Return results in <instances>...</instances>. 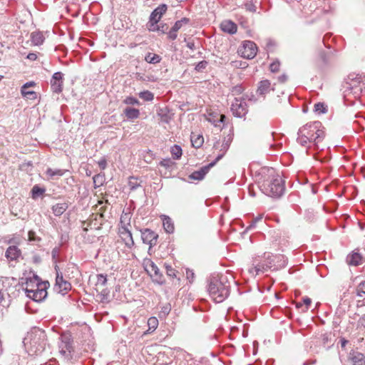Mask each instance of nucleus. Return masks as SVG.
Instances as JSON below:
<instances>
[{"instance_id":"f257e3e1","label":"nucleus","mask_w":365,"mask_h":365,"mask_svg":"<svg viewBox=\"0 0 365 365\" xmlns=\"http://www.w3.org/2000/svg\"><path fill=\"white\" fill-rule=\"evenodd\" d=\"M261 191L266 195L279 198L285 191L284 181L274 168L264 166L256 171Z\"/></svg>"},{"instance_id":"f03ea898","label":"nucleus","mask_w":365,"mask_h":365,"mask_svg":"<svg viewBox=\"0 0 365 365\" xmlns=\"http://www.w3.org/2000/svg\"><path fill=\"white\" fill-rule=\"evenodd\" d=\"M322 124L320 121H314L307 123L299 128L298 131L297 142L302 146L309 147L313 144L317 147L325 136Z\"/></svg>"},{"instance_id":"7ed1b4c3","label":"nucleus","mask_w":365,"mask_h":365,"mask_svg":"<svg viewBox=\"0 0 365 365\" xmlns=\"http://www.w3.org/2000/svg\"><path fill=\"white\" fill-rule=\"evenodd\" d=\"M230 284L223 276H212L208 279L207 291L216 302H222L230 295Z\"/></svg>"},{"instance_id":"20e7f679","label":"nucleus","mask_w":365,"mask_h":365,"mask_svg":"<svg viewBox=\"0 0 365 365\" xmlns=\"http://www.w3.org/2000/svg\"><path fill=\"white\" fill-rule=\"evenodd\" d=\"M24 343H29L34 353H41L45 349L46 344V334L40 330L33 331L24 339Z\"/></svg>"},{"instance_id":"39448f33","label":"nucleus","mask_w":365,"mask_h":365,"mask_svg":"<svg viewBox=\"0 0 365 365\" xmlns=\"http://www.w3.org/2000/svg\"><path fill=\"white\" fill-rule=\"evenodd\" d=\"M264 257H266V260L263 262H257V259L254 261L252 267L249 269L250 274L257 275L259 273H264L272 267L274 262L272 259L273 257L269 254L267 257L264 256Z\"/></svg>"},{"instance_id":"423d86ee","label":"nucleus","mask_w":365,"mask_h":365,"mask_svg":"<svg viewBox=\"0 0 365 365\" xmlns=\"http://www.w3.org/2000/svg\"><path fill=\"white\" fill-rule=\"evenodd\" d=\"M26 284L27 286L25 288V291L28 297L35 302H41L46 297L47 292L46 287L41 284H37L36 289L29 288V283L27 282Z\"/></svg>"},{"instance_id":"0eeeda50","label":"nucleus","mask_w":365,"mask_h":365,"mask_svg":"<svg viewBox=\"0 0 365 365\" xmlns=\"http://www.w3.org/2000/svg\"><path fill=\"white\" fill-rule=\"evenodd\" d=\"M232 114L237 118L245 117L247 113V105L246 102L241 99L235 98L231 105Z\"/></svg>"},{"instance_id":"6e6552de","label":"nucleus","mask_w":365,"mask_h":365,"mask_svg":"<svg viewBox=\"0 0 365 365\" xmlns=\"http://www.w3.org/2000/svg\"><path fill=\"white\" fill-rule=\"evenodd\" d=\"M217 161H211L208 165L201 167L199 170H195L188 175V182L192 180H202L210 170L213 168Z\"/></svg>"},{"instance_id":"1a4fd4ad","label":"nucleus","mask_w":365,"mask_h":365,"mask_svg":"<svg viewBox=\"0 0 365 365\" xmlns=\"http://www.w3.org/2000/svg\"><path fill=\"white\" fill-rule=\"evenodd\" d=\"M240 52L244 58L252 59L257 54V47L253 41H245L243 42L242 47L240 50Z\"/></svg>"},{"instance_id":"9d476101","label":"nucleus","mask_w":365,"mask_h":365,"mask_svg":"<svg viewBox=\"0 0 365 365\" xmlns=\"http://www.w3.org/2000/svg\"><path fill=\"white\" fill-rule=\"evenodd\" d=\"M58 348L60 353L63 355H65L67 351H72V338L70 334L64 333L61 335Z\"/></svg>"},{"instance_id":"9b49d317","label":"nucleus","mask_w":365,"mask_h":365,"mask_svg":"<svg viewBox=\"0 0 365 365\" xmlns=\"http://www.w3.org/2000/svg\"><path fill=\"white\" fill-rule=\"evenodd\" d=\"M168 6L166 4H161L158 6L154 11L151 13L150 16L149 23L150 24V30L154 31L155 28V25L160 20L162 16L167 11Z\"/></svg>"},{"instance_id":"f8f14e48","label":"nucleus","mask_w":365,"mask_h":365,"mask_svg":"<svg viewBox=\"0 0 365 365\" xmlns=\"http://www.w3.org/2000/svg\"><path fill=\"white\" fill-rule=\"evenodd\" d=\"M55 290L65 295L71 289V284L68 281L63 279L62 274H58L56 277V284L54 286Z\"/></svg>"},{"instance_id":"ddd939ff","label":"nucleus","mask_w":365,"mask_h":365,"mask_svg":"<svg viewBox=\"0 0 365 365\" xmlns=\"http://www.w3.org/2000/svg\"><path fill=\"white\" fill-rule=\"evenodd\" d=\"M140 231L143 243L149 245L150 248L156 245L158 235L155 232L148 228L141 229Z\"/></svg>"},{"instance_id":"4468645a","label":"nucleus","mask_w":365,"mask_h":365,"mask_svg":"<svg viewBox=\"0 0 365 365\" xmlns=\"http://www.w3.org/2000/svg\"><path fill=\"white\" fill-rule=\"evenodd\" d=\"M147 272L150 274L154 282L159 284H163L165 282L163 275L160 272L158 266L153 262H150Z\"/></svg>"},{"instance_id":"2eb2a0df","label":"nucleus","mask_w":365,"mask_h":365,"mask_svg":"<svg viewBox=\"0 0 365 365\" xmlns=\"http://www.w3.org/2000/svg\"><path fill=\"white\" fill-rule=\"evenodd\" d=\"M63 76L61 72H56L53 73L51 80V86L53 92L59 93L63 90Z\"/></svg>"},{"instance_id":"dca6fc26","label":"nucleus","mask_w":365,"mask_h":365,"mask_svg":"<svg viewBox=\"0 0 365 365\" xmlns=\"http://www.w3.org/2000/svg\"><path fill=\"white\" fill-rule=\"evenodd\" d=\"M118 235L125 243L126 247L131 249L134 246L135 243L133 238V235L129 228L127 229L123 227L122 230H119Z\"/></svg>"},{"instance_id":"f3484780","label":"nucleus","mask_w":365,"mask_h":365,"mask_svg":"<svg viewBox=\"0 0 365 365\" xmlns=\"http://www.w3.org/2000/svg\"><path fill=\"white\" fill-rule=\"evenodd\" d=\"M352 365H365V356L358 351L351 350L348 356Z\"/></svg>"},{"instance_id":"a211bd4d","label":"nucleus","mask_w":365,"mask_h":365,"mask_svg":"<svg viewBox=\"0 0 365 365\" xmlns=\"http://www.w3.org/2000/svg\"><path fill=\"white\" fill-rule=\"evenodd\" d=\"M271 90H274V88H272L270 81L267 79L262 80L258 83L257 94L264 97Z\"/></svg>"},{"instance_id":"6ab92c4d","label":"nucleus","mask_w":365,"mask_h":365,"mask_svg":"<svg viewBox=\"0 0 365 365\" xmlns=\"http://www.w3.org/2000/svg\"><path fill=\"white\" fill-rule=\"evenodd\" d=\"M21 256V251L16 245L9 246L5 252V257L9 260H18Z\"/></svg>"},{"instance_id":"aec40b11","label":"nucleus","mask_w":365,"mask_h":365,"mask_svg":"<svg viewBox=\"0 0 365 365\" xmlns=\"http://www.w3.org/2000/svg\"><path fill=\"white\" fill-rule=\"evenodd\" d=\"M221 29L226 33L233 34L237 32V25L231 21H224L220 24Z\"/></svg>"},{"instance_id":"412c9836","label":"nucleus","mask_w":365,"mask_h":365,"mask_svg":"<svg viewBox=\"0 0 365 365\" xmlns=\"http://www.w3.org/2000/svg\"><path fill=\"white\" fill-rule=\"evenodd\" d=\"M226 119V116L223 114H221L216 118L215 115L210 114L207 118V120L212 123L215 127H218L220 129L222 128L225 124V120Z\"/></svg>"},{"instance_id":"4be33fe9","label":"nucleus","mask_w":365,"mask_h":365,"mask_svg":"<svg viewBox=\"0 0 365 365\" xmlns=\"http://www.w3.org/2000/svg\"><path fill=\"white\" fill-rule=\"evenodd\" d=\"M163 225L167 233L171 234L175 230L174 223L172 219L167 215H162Z\"/></svg>"},{"instance_id":"5701e85b","label":"nucleus","mask_w":365,"mask_h":365,"mask_svg":"<svg viewBox=\"0 0 365 365\" xmlns=\"http://www.w3.org/2000/svg\"><path fill=\"white\" fill-rule=\"evenodd\" d=\"M130 219L131 216L130 213L123 212L120 218L118 230H122L123 227L128 229L129 227H130Z\"/></svg>"},{"instance_id":"b1692460","label":"nucleus","mask_w":365,"mask_h":365,"mask_svg":"<svg viewBox=\"0 0 365 365\" xmlns=\"http://www.w3.org/2000/svg\"><path fill=\"white\" fill-rule=\"evenodd\" d=\"M123 113L128 120L137 119L140 115V110L132 107H126L123 110Z\"/></svg>"},{"instance_id":"393cba45","label":"nucleus","mask_w":365,"mask_h":365,"mask_svg":"<svg viewBox=\"0 0 365 365\" xmlns=\"http://www.w3.org/2000/svg\"><path fill=\"white\" fill-rule=\"evenodd\" d=\"M346 261L350 265L357 266L362 263V257L358 252H353L347 256Z\"/></svg>"},{"instance_id":"a878e982","label":"nucleus","mask_w":365,"mask_h":365,"mask_svg":"<svg viewBox=\"0 0 365 365\" xmlns=\"http://www.w3.org/2000/svg\"><path fill=\"white\" fill-rule=\"evenodd\" d=\"M190 141L192 145L195 148H200L202 145L204 143L203 136L199 134H195L192 133L190 135Z\"/></svg>"},{"instance_id":"bb28decb","label":"nucleus","mask_w":365,"mask_h":365,"mask_svg":"<svg viewBox=\"0 0 365 365\" xmlns=\"http://www.w3.org/2000/svg\"><path fill=\"white\" fill-rule=\"evenodd\" d=\"M67 208L68 205L66 203H58L52 207V211L54 215L60 216L66 210Z\"/></svg>"},{"instance_id":"cd10ccee","label":"nucleus","mask_w":365,"mask_h":365,"mask_svg":"<svg viewBox=\"0 0 365 365\" xmlns=\"http://www.w3.org/2000/svg\"><path fill=\"white\" fill-rule=\"evenodd\" d=\"M28 84L29 83H26L21 87V94L24 97H25L28 99H30V100L35 99L36 98V92H34L33 91L29 90Z\"/></svg>"},{"instance_id":"c85d7f7f","label":"nucleus","mask_w":365,"mask_h":365,"mask_svg":"<svg viewBox=\"0 0 365 365\" xmlns=\"http://www.w3.org/2000/svg\"><path fill=\"white\" fill-rule=\"evenodd\" d=\"M31 40L34 45L39 46L43 43L44 37L41 32H33L31 34Z\"/></svg>"},{"instance_id":"c756f323","label":"nucleus","mask_w":365,"mask_h":365,"mask_svg":"<svg viewBox=\"0 0 365 365\" xmlns=\"http://www.w3.org/2000/svg\"><path fill=\"white\" fill-rule=\"evenodd\" d=\"M66 172V170H63V169L48 168L46 170V174L52 178H58L63 175Z\"/></svg>"},{"instance_id":"7c9ffc66","label":"nucleus","mask_w":365,"mask_h":365,"mask_svg":"<svg viewBox=\"0 0 365 365\" xmlns=\"http://www.w3.org/2000/svg\"><path fill=\"white\" fill-rule=\"evenodd\" d=\"M45 188L41 187L38 185H34L31 189V197L33 199H37L45 192Z\"/></svg>"},{"instance_id":"2f4dec72","label":"nucleus","mask_w":365,"mask_h":365,"mask_svg":"<svg viewBox=\"0 0 365 365\" xmlns=\"http://www.w3.org/2000/svg\"><path fill=\"white\" fill-rule=\"evenodd\" d=\"M145 60L149 63L155 64V63H159L161 60V58L158 54H153L151 53H148V54H146V56L145 57Z\"/></svg>"},{"instance_id":"473e14b6","label":"nucleus","mask_w":365,"mask_h":365,"mask_svg":"<svg viewBox=\"0 0 365 365\" xmlns=\"http://www.w3.org/2000/svg\"><path fill=\"white\" fill-rule=\"evenodd\" d=\"M97 282L96 286L97 289L100 287H104L107 284V275L103 274H98L96 276Z\"/></svg>"},{"instance_id":"72a5a7b5","label":"nucleus","mask_w":365,"mask_h":365,"mask_svg":"<svg viewBox=\"0 0 365 365\" xmlns=\"http://www.w3.org/2000/svg\"><path fill=\"white\" fill-rule=\"evenodd\" d=\"M139 97L145 101H152L154 99V95L149 91H144L139 93Z\"/></svg>"},{"instance_id":"f704fd0d","label":"nucleus","mask_w":365,"mask_h":365,"mask_svg":"<svg viewBox=\"0 0 365 365\" xmlns=\"http://www.w3.org/2000/svg\"><path fill=\"white\" fill-rule=\"evenodd\" d=\"M148 330L150 331H153L156 329L158 325V320L156 317H150L148 320Z\"/></svg>"},{"instance_id":"c9c22d12","label":"nucleus","mask_w":365,"mask_h":365,"mask_svg":"<svg viewBox=\"0 0 365 365\" xmlns=\"http://www.w3.org/2000/svg\"><path fill=\"white\" fill-rule=\"evenodd\" d=\"M171 154L174 158L178 159L182 155V148L178 145H174L170 149Z\"/></svg>"},{"instance_id":"e433bc0d","label":"nucleus","mask_w":365,"mask_h":365,"mask_svg":"<svg viewBox=\"0 0 365 365\" xmlns=\"http://www.w3.org/2000/svg\"><path fill=\"white\" fill-rule=\"evenodd\" d=\"M231 140V138L230 137L228 138V140L225 142L224 141L222 144V149L220 150V151H222V153H220L218 154L216 157H215V160H221V158L223 157L224 155V153L226 152V150L228 149L229 148V145H230V142Z\"/></svg>"},{"instance_id":"4c0bfd02","label":"nucleus","mask_w":365,"mask_h":365,"mask_svg":"<svg viewBox=\"0 0 365 365\" xmlns=\"http://www.w3.org/2000/svg\"><path fill=\"white\" fill-rule=\"evenodd\" d=\"M314 112L317 114L325 113L327 111V106L323 103H317L314 105Z\"/></svg>"},{"instance_id":"58836bf2","label":"nucleus","mask_w":365,"mask_h":365,"mask_svg":"<svg viewBox=\"0 0 365 365\" xmlns=\"http://www.w3.org/2000/svg\"><path fill=\"white\" fill-rule=\"evenodd\" d=\"M171 311V305L170 303H166L165 304H164L162 307H161V309H160V317H167L169 313Z\"/></svg>"},{"instance_id":"ea45409f","label":"nucleus","mask_w":365,"mask_h":365,"mask_svg":"<svg viewBox=\"0 0 365 365\" xmlns=\"http://www.w3.org/2000/svg\"><path fill=\"white\" fill-rule=\"evenodd\" d=\"M165 268L166 274H168V276H169L172 278L176 277V271L174 268L172 267L171 265L165 264Z\"/></svg>"},{"instance_id":"a19ab883","label":"nucleus","mask_w":365,"mask_h":365,"mask_svg":"<svg viewBox=\"0 0 365 365\" xmlns=\"http://www.w3.org/2000/svg\"><path fill=\"white\" fill-rule=\"evenodd\" d=\"M123 103L126 105H138V104H139L138 100L132 96L126 97L123 100Z\"/></svg>"},{"instance_id":"79ce46f5","label":"nucleus","mask_w":365,"mask_h":365,"mask_svg":"<svg viewBox=\"0 0 365 365\" xmlns=\"http://www.w3.org/2000/svg\"><path fill=\"white\" fill-rule=\"evenodd\" d=\"M357 295L362 297L365 294V281L361 282L356 288Z\"/></svg>"},{"instance_id":"37998d69","label":"nucleus","mask_w":365,"mask_h":365,"mask_svg":"<svg viewBox=\"0 0 365 365\" xmlns=\"http://www.w3.org/2000/svg\"><path fill=\"white\" fill-rule=\"evenodd\" d=\"M207 66L206 61H201L195 66V70L198 72H202Z\"/></svg>"},{"instance_id":"c03bdc74","label":"nucleus","mask_w":365,"mask_h":365,"mask_svg":"<svg viewBox=\"0 0 365 365\" xmlns=\"http://www.w3.org/2000/svg\"><path fill=\"white\" fill-rule=\"evenodd\" d=\"M242 91L243 88L241 85L233 86L231 89V92L233 96L240 95L242 93Z\"/></svg>"},{"instance_id":"a18cd8bd","label":"nucleus","mask_w":365,"mask_h":365,"mask_svg":"<svg viewBox=\"0 0 365 365\" xmlns=\"http://www.w3.org/2000/svg\"><path fill=\"white\" fill-rule=\"evenodd\" d=\"M29 240L30 242H38L41 238L36 235V232L33 230H30L28 233Z\"/></svg>"},{"instance_id":"49530a36","label":"nucleus","mask_w":365,"mask_h":365,"mask_svg":"<svg viewBox=\"0 0 365 365\" xmlns=\"http://www.w3.org/2000/svg\"><path fill=\"white\" fill-rule=\"evenodd\" d=\"M279 66H280V63L279 61H275L274 62H272L270 66H269V69L271 71V72L272 73H276L277 71H279Z\"/></svg>"},{"instance_id":"de8ad7c7","label":"nucleus","mask_w":365,"mask_h":365,"mask_svg":"<svg viewBox=\"0 0 365 365\" xmlns=\"http://www.w3.org/2000/svg\"><path fill=\"white\" fill-rule=\"evenodd\" d=\"M109 290H108L107 289H105V288H103L100 292V295L101 297V300L102 301H108V299H109Z\"/></svg>"},{"instance_id":"09e8293b","label":"nucleus","mask_w":365,"mask_h":365,"mask_svg":"<svg viewBox=\"0 0 365 365\" xmlns=\"http://www.w3.org/2000/svg\"><path fill=\"white\" fill-rule=\"evenodd\" d=\"M245 8L246 10L251 11V12H255L257 10V7L255 5V4L252 1H249L245 4Z\"/></svg>"},{"instance_id":"8fccbe9b","label":"nucleus","mask_w":365,"mask_h":365,"mask_svg":"<svg viewBox=\"0 0 365 365\" xmlns=\"http://www.w3.org/2000/svg\"><path fill=\"white\" fill-rule=\"evenodd\" d=\"M174 165V161H160L159 166L163 167L166 169H172Z\"/></svg>"},{"instance_id":"3c124183","label":"nucleus","mask_w":365,"mask_h":365,"mask_svg":"<svg viewBox=\"0 0 365 365\" xmlns=\"http://www.w3.org/2000/svg\"><path fill=\"white\" fill-rule=\"evenodd\" d=\"M128 184L130 187V190H135L139 186V184H138L135 179L133 177L130 178Z\"/></svg>"},{"instance_id":"603ef678","label":"nucleus","mask_w":365,"mask_h":365,"mask_svg":"<svg viewBox=\"0 0 365 365\" xmlns=\"http://www.w3.org/2000/svg\"><path fill=\"white\" fill-rule=\"evenodd\" d=\"M312 303V300L310 298L306 297L303 298V304L306 305L305 309H304V312H306L309 309V307Z\"/></svg>"},{"instance_id":"864d4df0","label":"nucleus","mask_w":365,"mask_h":365,"mask_svg":"<svg viewBox=\"0 0 365 365\" xmlns=\"http://www.w3.org/2000/svg\"><path fill=\"white\" fill-rule=\"evenodd\" d=\"M177 36V31H173V29L171 28L170 31L168 33V38L171 40H175L176 39Z\"/></svg>"},{"instance_id":"5fc2aeb1","label":"nucleus","mask_w":365,"mask_h":365,"mask_svg":"<svg viewBox=\"0 0 365 365\" xmlns=\"http://www.w3.org/2000/svg\"><path fill=\"white\" fill-rule=\"evenodd\" d=\"M186 275H187V279H189L190 282H192V280L195 277L194 272L192 270L187 269L186 271Z\"/></svg>"},{"instance_id":"6e6d98bb","label":"nucleus","mask_w":365,"mask_h":365,"mask_svg":"<svg viewBox=\"0 0 365 365\" xmlns=\"http://www.w3.org/2000/svg\"><path fill=\"white\" fill-rule=\"evenodd\" d=\"M319 57L321 58V60L322 61L323 63H327L328 60H327V54L325 51H321L319 53Z\"/></svg>"},{"instance_id":"4d7b16f0","label":"nucleus","mask_w":365,"mask_h":365,"mask_svg":"<svg viewBox=\"0 0 365 365\" xmlns=\"http://www.w3.org/2000/svg\"><path fill=\"white\" fill-rule=\"evenodd\" d=\"M182 24L179 21H177L175 23L174 26L172 27V29H173V31H176L178 32V31L180 30L182 28Z\"/></svg>"},{"instance_id":"13d9d810","label":"nucleus","mask_w":365,"mask_h":365,"mask_svg":"<svg viewBox=\"0 0 365 365\" xmlns=\"http://www.w3.org/2000/svg\"><path fill=\"white\" fill-rule=\"evenodd\" d=\"M288 79V76L286 74H282L278 77V81L281 83H285Z\"/></svg>"},{"instance_id":"bf43d9fd","label":"nucleus","mask_w":365,"mask_h":365,"mask_svg":"<svg viewBox=\"0 0 365 365\" xmlns=\"http://www.w3.org/2000/svg\"><path fill=\"white\" fill-rule=\"evenodd\" d=\"M27 58L31 61H35L37 58V55L34 53H30L28 54Z\"/></svg>"},{"instance_id":"052dcab7","label":"nucleus","mask_w":365,"mask_h":365,"mask_svg":"<svg viewBox=\"0 0 365 365\" xmlns=\"http://www.w3.org/2000/svg\"><path fill=\"white\" fill-rule=\"evenodd\" d=\"M58 254V249L57 247H55L51 251V255L53 259H55Z\"/></svg>"},{"instance_id":"680f3d73","label":"nucleus","mask_w":365,"mask_h":365,"mask_svg":"<svg viewBox=\"0 0 365 365\" xmlns=\"http://www.w3.org/2000/svg\"><path fill=\"white\" fill-rule=\"evenodd\" d=\"M179 21L183 26V25H186V24H189L190 19L188 18L184 17V18H182L180 20H179Z\"/></svg>"},{"instance_id":"e2e57ef3","label":"nucleus","mask_w":365,"mask_h":365,"mask_svg":"<svg viewBox=\"0 0 365 365\" xmlns=\"http://www.w3.org/2000/svg\"><path fill=\"white\" fill-rule=\"evenodd\" d=\"M340 342H341V348H344L346 346V345L348 344L349 341L345 339L344 338H342L340 339Z\"/></svg>"},{"instance_id":"0e129e2a","label":"nucleus","mask_w":365,"mask_h":365,"mask_svg":"<svg viewBox=\"0 0 365 365\" xmlns=\"http://www.w3.org/2000/svg\"><path fill=\"white\" fill-rule=\"evenodd\" d=\"M107 161H98V165L101 169H105L107 165Z\"/></svg>"},{"instance_id":"69168bd1","label":"nucleus","mask_w":365,"mask_h":365,"mask_svg":"<svg viewBox=\"0 0 365 365\" xmlns=\"http://www.w3.org/2000/svg\"><path fill=\"white\" fill-rule=\"evenodd\" d=\"M232 63L235 66L237 67V66H242V67H245V64L246 63H244L243 64L240 62L239 63L238 61H232Z\"/></svg>"},{"instance_id":"338daca9","label":"nucleus","mask_w":365,"mask_h":365,"mask_svg":"<svg viewBox=\"0 0 365 365\" xmlns=\"http://www.w3.org/2000/svg\"><path fill=\"white\" fill-rule=\"evenodd\" d=\"M161 119L163 121L167 123L169 122V117L167 115H163Z\"/></svg>"},{"instance_id":"774afa93","label":"nucleus","mask_w":365,"mask_h":365,"mask_svg":"<svg viewBox=\"0 0 365 365\" xmlns=\"http://www.w3.org/2000/svg\"><path fill=\"white\" fill-rule=\"evenodd\" d=\"M187 46L192 50L195 49V43L193 42H188Z\"/></svg>"}]
</instances>
